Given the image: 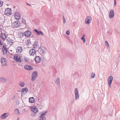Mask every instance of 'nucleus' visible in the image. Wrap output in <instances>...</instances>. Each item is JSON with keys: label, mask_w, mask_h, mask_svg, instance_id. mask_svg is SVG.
<instances>
[{"label": "nucleus", "mask_w": 120, "mask_h": 120, "mask_svg": "<svg viewBox=\"0 0 120 120\" xmlns=\"http://www.w3.org/2000/svg\"><path fill=\"white\" fill-rule=\"evenodd\" d=\"M19 54H16L14 56V59L15 61L19 62H22V60L21 59Z\"/></svg>", "instance_id": "obj_1"}, {"label": "nucleus", "mask_w": 120, "mask_h": 120, "mask_svg": "<svg viewBox=\"0 0 120 120\" xmlns=\"http://www.w3.org/2000/svg\"><path fill=\"white\" fill-rule=\"evenodd\" d=\"M46 48L44 46H40L39 48L38 51L40 52V54H42L46 52Z\"/></svg>", "instance_id": "obj_2"}, {"label": "nucleus", "mask_w": 120, "mask_h": 120, "mask_svg": "<svg viewBox=\"0 0 120 120\" xmlns=\"http://www.w3.org/2000/svg\"><path fill=\"white\" fill-rule=\"evenodd\" d=\"M38 72L37 71H34L32 73V76L31 80L34 81L38 77Z\"/></svg>", "instance_id": "obj_3"}, {"label": "nucleus", "mask_w": 120, "mask_h": 120, "mask_svg": "<svg viewBox=\"0 0 120 120\" xmlns=\"http://www.w3.org/2000/svg\"><path fill=\"white\" fill-rule=\"evenodd\" d=\"M11 10L10 8H7L5 9L4 13L5 15H11L12 13Z\"/></svg>", "instance_id": "obj_4"}, {"label": "nucleus", "mask_w": 120, "mask_h": 120, "mask_svg": "<svg viewBox=\"0 0 120 120\" xmlns=\"http://www.w3.org/2000/svg\"><path fill=\"white\" fill-rule=\"evenodd\" d=\"M30 110L33 112L34 113V114H35L36 112H38V110L37 107L35 106L30 107Z\"/></svg>", "instance_id": "obj_5"}, {"label": "nucleus", "mask_w": 120, "mask_h": 120, "mask_svg": "<svg viewBox=\"0 0 120 120\" xmlns=\"http://www.w3.org/2000/svg\"><path fill=\"white\" fill-rule=\"evenodd\" d=\"M91 18L89 16H87L85 20V23L87 24H89L91 22Z\"/></svg>", "instance_id": "obj_6"}, {"label": "nucleus", "mask_w": 120, "mask_h": 120, "mask_svg": "<svg viewBox=\"0 0 120 120\" xmlns=\"http://www.w3.org/2000/svg\"><path fill=\"white\" fill-rule=\"evenodd\" d=\"M19 21H17L13 23L12 26L13 27H14L17 28L20 26L21 23L20 22L19 23Z\"/></svg>", "instance_id": "obj_7"}, {"label": "nucleus", "mask_w": 120, "mask_h": 120, "mask_svg": "<svg viewBox=\"0 0 120 120\" xmlns=\"http://www.w3.org/2000/svg\"><path fill=\"white\" fill-rule=\"evenodd\" d=\"M0 61L2 66H4L6 65V60L5 58L1 57V58Z\"/></svg>", "instance_id": "obj_8"}, {"label": "nucleus", "mask_w": 120, "mask_h": 120, "mask_svg": "<svg viewBox=\"0 0 120 120\" xmlns=\"http://www.w3.org/2000/svg\"><path fill=\"white\" fill-rule=\"evenodd\" d=\"M75 99L77 100L79 97V93L77 88H76L75 90Z\"/></svg>", "instance_id": "obj_9"}, {"label": "nucleus", "mask_w": 120, "mask_h": 120, "mask_svg": "<svg viewBox=\"0 0 120 120\" xmlns=\"http://www.w3.org/2000/svg\"><path fill=\"white\" fill-rule=\"evenodd\" d=\"M24 68L26 70H31L33 69V68L31 66L26 65L24 66Z\"/></svg>", "instance_id": "obj_10"}, {"label": "nucleus", "mask_w": 120, "mask_h": 120, "mask_svg": "<svg viewBox=\"0 0 120 120\" xmlns=\"http://www.w3.org/2000/svg\"><path fill=\"white\" fill-rule=\"evenodd\" d=\"M2 50L4 55H5L7 54L8 50L7 48L4 45H3L2 48Z\"/></svg>", "instance_id": "obj_11"}, {"label": "nucleus", "mask_w": 120, "mask_h": 120, "mask_svg": "<svg viewBox=\"0 0 120 120\" xmlns=\"http://www.w3.org/2000/svg\"><path fill=\"white\" fill-rule=\"evenodd\" d=\"M24 34L25 36L29 37L31 35V33L29 30H27L24 32Z\"/></svg>", "instance_id": "obj_12"}, {"label": "nucleus", "mask_w": 120, "mask_h": 120, "mask_svg": "<svg viewBox=\"0 0 120 120\" xmlns=\"http://www.w3.org/2000/svg\"><path fill=\"white\" fill-rule=\"evenodd\" d=\"M9 115L8 113H5L2 115L0 117L1 119H4L7 118Z\"/></svg>", "instance_id": "obj_13"}, {"label": "nucleus", "mask_w": 120, "mask_h": 120, "mask_svg": "<svg viewBox=\"0 0 120 120\" xmlns=\"http://www.w3.org/2000/svg\"><path fill=\"white\" fill-rule=\"evenodd\" d=\"M36 62L38 63L40 62L41 60V58L39 56H36L34 60Z\"/></svg>", "instance_id": "obj_14"}, {"label": "nucleus", "mask_w": 120, "mask_h": 120, "mask_svg": "<svg viewBox=\"0 0 120 120\" xmlns=\"http://www.w3.org/2000/svg\"><path fill=\"white\" fill-rule=\"evenodd\" d=\"M36 52V51L34 49H32L30 50L29 54L30 55L33 56L35 54Z\"/></svg>", "instance_id": "obj_15"}, {"label": "nucleus", "mask_w": 120, "mask_h": 120, "mask_svg": "<svg viewBox=\"0 0 120 120\" xmlns=\"http://www.w3.org/2000/svg\"><path fill=\"white\" fill-rule=\"evenodd\" d=\"M0 35L2 39L4 40L7 38V35H6L5 33L3 34L1 33Z\"/></svg>", "instance_id": "obj_16"}, {"label": "nucleus", "mask_w": 120, "mask_h": 120, "mask_svg": "<svg viewBox=\"0 0 120 120\" xmlns=\"http://www.w3.org/2000/svg\"><path fill=\"white\" fill-rule=\"evenodd\" d=\"M114 16V11L113 10H111L109 12V17L110 18H113Z\"/></svg>", "instance_id": "obj_17"}, {"label": "nucleus", "mask_w": 120, "mask_h": 120, "mask_svg": "<svg viewBox=\"0 0 120 120\" xmlns=\"http://www.w3.org/2000/svg\"><path fill=\"white\" fill-rule=\"evenodd\" d=\"M14 16L15 19L17 20H18L20 19V15L18 13H15Z\"/></svg>", "instance_id": "obj_18"}, {"label": "nucleus", "mask_w": 120, "mask_h": 120, "mask_svg": "<svg viewBox=\"0 0 120 120\" xmlns=\"http://www.w3.org/2000/svg\"><path fill=\"white\" fill-rule=\"evenodd\" d=\"M34 31L35 32H36L37 34L38 35H40V34H41L42 36L44 35L43 33L41 31H38L36 29H35L34 30Z\"/></svg>", "instance_id": "obj_19"}, {"label": "nucleus", "mask_w": 120, "mask_h": 120, "mask_svg": "<svg viewBox=\"0 0 120 120\" xmlns=\"http://www.w3.org/2000/svg\"><path fill=\"white\" fill-rule=\"evenodd\" d=\"M24 91H25V93H26V92L27 93L28 91V89L26 88L25 87L24 88H22L21 90V96H22V95L23 94V93L24 92Z\"/></svg>", "instance_id": "obj_20"}, {"label": "nucleus", "mask_w": 120, "mask_h": 120, "mask_svg": "<svg viewBox=\"0 0 120 120\" xmlns=\"http://www.w3.org/2000/svg\"><path fill=\"white\" fill-rule=\"evenodd\" d=\"M22 49L21 47L19 46L16 49V51L17 53H19L21 52L22 51Z\"/></svg>", "instance_id": "obj_21"}, {"label": "nucleus", "mask_w": 120, "mask_h": 120, "mask_svg": "<svg viewBox=\"0 0 120 120\" xmlns=\"http://www.w3.org/2000/svg\"><path fill=\"white\" fill-rule=\"evenodd\" d=\"M113 79V77L112 76H110L109 77V78L108 79V83L111 84Z\"/></svg>", "instance_id": "obj_22"}, {"label": "nucleus", "mask_w": 120, "mask_h": 120, "mask_svg": "<svg viewBox=\"0 0 120 120\" xmlns=\"http://www.w3.org/2000/svg\"><path fill=\"white\" fill-rule=\"evenodd\" d=\"M29 102L31 103H34V99L33 97H31L29 98Z\"/></svg>", "instance_id": "obj_23"}, {"label": "nucleus", "mask_w": 120, "mask_h": 120, "mask_svg": "<svg viewBox=\"0 0 120 120\" xmlns=\"http://www.w3.org/2000/svg\"><path fill=\"white\" fill-rule=\"evenodd\" d=\"M48 111H46L45 112H44L41 113L40 116H39V118H42L43 116L45 115L46 113H47Z\"/></svg>", "instance_id": "obj_24"}, {"label": "nucleus", "mask_w": 120, "mask_h": 120, "mask_svg": "<svg viewBox=\"0 0 120 120\" xmlns=\"http://www.w3.org/2000/svg\"><path fill=\"white\" fill-rule=\"evenodd\" d=\"M7 81V79L5 78L1 77L0 78V81L2 82H4Z\"/></svg>", "instance_id": "obj_25"}, {"label": "nucleus", "mask_w": 120, "mask_h": 120, "mask_svg": "<svg viewBox=\"0 0 120 120\" xmlns=\"http://www.w3.org/2000/svg\"><path fill=\"white\" fill-rule=\"evenodd\" d=\"M55 83H56L57 84H59L60 83V79L59 78H56V79Z\"/></svg>", "instance_id": "obj_26"}, {"label": "nucleus", "mask_w": 120, "mask_h": 120, "mask_svg": "<svg viewBox=\"0 0 120 120\" xmlns=\"http://www.w3.org/2000/svg\"><path fill=\"white\" fill-rule=\"evenodd\" d=\"M19 34L20 35V37L21 38H22V37L24 36V33H23L22 32H20Z\"/></svg>", "instance_id": "obj_27"}, {"label": "nucleus", "mask_w": 120, "mask_h": 120, "mask_svg": "<svg viewBox=\"0 0 120 120\" xmlns=\"http://www.w3.org/2000/svg\"><path fill=\"white\" fill-rule=\"evenodd\" d=\"M27 45H29L30 44H31V42L30 41V39H28L27 41Z\"/></svg>", "instance_id": "obj_28"}, {"label": "nucleus", "mask_w": 120, "mask_h": 120, "mask_svg": "<svg viewBox=\"0 0 120 120\" xmlns=\"http://www.w3.org/2000/svg\"><path fill=\"white\" fill-rule=\"evenodd\" d=\"M19 85L21 87H23L25 85V83L23 82H21L19 83Z\"/></svg>", "instance_id": "obj_29"}, {"label": "nucleus", "mask_w": 120, "mask_h": 120, "mask_svg": "<svg viewBox=\"0 0 120 120\" xmlns=\"http://www.w3.org/2000/svg\"><path fill=\"white\" fill-rule=\"evenodd\" d=\"M15 113H16V114H20V113L19 112V110L18 109H15Z\"/></svg>", "instance_id": "obj_30"}, {"label": "nucleus", "mask_w": 120, "mask_h": 120, "mask_svg": "<svg viewBox=\"0 0 120 120\" xmlns=\"http://www.w3.org/2000/svg\"><path fill=\"white\" fill-rule=\"evenodd\" d=\"M22 23L26 25V20L23 19H22Z\"/></svg>", "instance_id": "obj_31"}, {"label": "nucleus", "mask_w": 120, "mask_h": 120, "mask_svg": "<svg viewBox=\"0 0 120 120\" xmlns=\"http://www.w3.org/2000/svg\"><path fill=\"white\" fill-rule=\"evenodd\" d=\"M24 59L26 61H27L29 60V59L28 58H27L25 56L24 57Z\"/></svg>", "instance_id": "obj_32"}, {"label": "nucleus", "mask_w": 120, "mask_h": 120, "mask_svg": "<svg viewBox=\"0 0 120 120\" xmlns=\"http://www.w3.org/2000/svg\"><path fill=\"white\" fill-rule=\"evenodd\" d=\"M38 43V41L36 42V41H35L34 42V45H33L34 46V48H35V47H34V46H35L36 44H37ZM37 45H36V47H37Z\"/></svg>", "instance_id": "obj_33"}, {"label": "nucleus", "mask_w": 120, "mask_h": 120, "mask_svg": "<svg viewBox=\"0 0 120 120\" xmlns=\"http://www.w3.org/2000/svg\"><path fill=\"white\" fill-rule=\"evenodd\" d=\"M8 42L9 43H11L12 44L14 42H13V40L11 38H9L8 39Z\"/></svg>", "instance_id": "obj_34"}, {"label": "nucleus", "mask_w": 120, "mask_h": 120, "mask_svg": "<svg viewBox=\"0 0 120 120\" xmlns=\"http://www.w3.org/2000/svg\"><path fill=\"white\" fill-rule=\"evenodd\" d=\"M95 76V74L93 73L91 75V77L92 78H93Z\"/></svg>", "instance_id": "obj_35"}, {"label": "nucleus", "mask_w": 120, "mask_h": 120, "mask_svg": "<svg viewBox=\"0 0 120 120\" xmlns=\"http://www.w3.org/2000/svg\"><path fill=\"white\" fill-rule=\"evenodd\" d=\"M81 39L83 41L84 43H85V39L83 37H82L81 38Z\"/></svg>", "instance_id": "obj_36"}, {"label": "nucleus", "mask_w": 120, "mask_h": 120, "mask_svg": "<svg viewBox=\"0 0 120 120\" xmlns=\"http://www.w3.org/2000/svg\"><path fill=\"white\" fill-rule=\"evenodd\" d=\"M3 1L0 0V7H1L3 5Z\"/></svg>", "instance_id": "obj_37"}, {"label": "nucleus", "mask_w": 120, "mask_h": 120, "mask_svg": "<svg viewBox=\"0 0 120 120\" xmlns=\"http://www.w3.org/2000/svg\"><path fill=\"white\" fill-rule=\"evenodd\" d=\"M66 34L68 35H69L70 34V32L69 30H68L66 31Z\"/></svg>", "instance_id": "obj_38"}, {"label": "nucleus", "mask_w": 120, "mask_h": 120, "mask_svg": "<svg viewBox=\"0 0 120 120\" xmlns=\"http://www.w3.org/2000/svg\"><path fill=\"white\" fill-rule=\"evenodd\" d=\"M105 43L106 45H107V46H109V45L108 42L107 41H105Z\"/></svg>", "instance_id": "obj_39"}, {"label": "nucleus", "mask_w": 120, "mask_h": 120, "mask_svg": "<svg viewBox=\"0 0 120 120\" xmlns=\"http://www.w3.org/2000/svg\"><path fill=\"white\" fill-rule=\"evenodd\" d=\"M63 22H64V23L66 22V20L63 16Z\"/></svg>", "instance_id": "obj_40"}, {"label": "nucleus", "mask_w": 120, "mask_h": 120, "mask_svg": "<svg viewBox=\"0 0 120 120\" xmlns=\"http://www.w3.org/2000/svg\"><path fill=\"white\" fill-rule=\"evenodd\" d=\"M3 27V26L1 25H0V31L2 30V28Z\"/></svg>", "instance_id": "obj_41"}, {"label": "nucleus", "mask_w": 120, "mask_h": 120, "mask_svg": "<svg viewBox=\"0 0 120 120\" xmlns=\"http://www.w3.org/2000/svg\"><path fill=\"white\" fill-rule=\"evenodd\" d=\"M116 0H114V5L115 6L116 5Z\"/></svg>", "instance_id": "obj_42"}, {"label": "nucleus", "mask_w": 120, "mask_h": 120, "mask_svg": "<svg viewBox=\"0 0 120 120\" xmlns=\"http://www.w3.org/2000/svg\"><path fill=\"white\" fill-rule=\"evenodd\" d=\"M3 45V44L1 42V41L0 40V45Z\"/></svg>", "instance_id": "obj_43"}, {"label": "nucleus", "mask_w": 120, "mask_h": 120, "mask_svg": "<svg viewBox=\"0 0 120 120\" xmlns=\"http://www.w3.org/2000/svg\"><path fill=\"white\" fill-rule=\"evenodd\" d=\"M111 84H108V85L110 87H111Z\"/></svg>", "instance_id": "obj_44"}, {"label": "nucleus", "mask_w": 120, "mask_h": 120, "mask_svg": "<svg viewBox=\"0 0 120 120\" xmlns=\"http://www.w3.org/2000/svg\"><path fill=\"white\" fill-rule=\"evenodd\" d=\"M16 101V103H17V104H19V101Z\"/></svg>", "instance_id": "obj_45"}, {"label": "nucleus", "mask_w": 120, "mask_h": 120, "mask_svg": "<svg viewBox=\"0 0 120 120\" xmlns=\"http://www.w3.org/2000/svg\"><path fill=\"white\" fill-rule=\"evenodd\" d=\"M26 4L28 5L29 6H31V5H30V4H29L28 3H26Z\"/></svg>", "instance_id": "obj_46"}, {"label": "nucleus", "mask_w": 120, "mask_h": 120, "mask_svg": "<svg viewBox=\"0 0 120 120\" xmlns=\"http://www.w3.org/2000/svg\"><path fill=\"white\" fill-rule=\"evenodd\" d=\"M85 35L84 34H83V36L82 37H83L84 38L85 37Z\"/></svg>", "instance_id": "obj_47"}, {"label": "nucleus", "mask_w": 120, "mask_h": 120, "mask_svg": "<svg viewBox=\"0 0 120 120\" xmlns=\"http://www.w3.org/2000/svg\"><path fill=\"white\" fill-rule=\"evenodd\" d=\"M34 37V36L33 35H32L31 36V38H33Z\"/></svg>", "instance_id": "obj_48"}, {"label": "nucleus", "mask_w": 120, "mask_h": 120, "mask_svg": "<svg viewBox=\"0 0 120 120\" xmlns=\"http://www.w3.org/2000/svg\"><path fill=\"white\" fill-rule=\"evenodd\" d=\"M6 40H7V41H8H8H8V39H7Z\"/></svg>", "instance_id": "obj_49"}, {"label": "nucleus", "mask_w": 120, "mask_h": 120, "mask_svg": "<svg viewBox=\"0 0 120 120\" xmlns=\"http://www.w3.org/2000/svg\"><path fill=\"white\" fill-rule=\"evenodd\" d=\"M19 120V118H18L16 120Z\"/></svg>", "instance_id": "obj_50"}, {"label": "nucleus", "mask_w": 120, "mask_h": 120, "mask_svg": "<svg viewBox=\"0 0 120 120\" xmlns=\"http://www.w3.org/2000/svg\"><path fill=\"white\" fill-rule=\"evenodd\" d=\"M98 24H99V23H98V22H97V24H98Z\"/></svg>", "instance_id": "obj_51"}]
</instances>
